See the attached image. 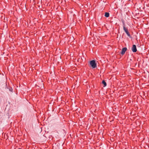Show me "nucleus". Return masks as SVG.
Returning <instances> with one entry per match:
<instances>
[{
	"mask_svg": "<svg viewBox=\"0 0 149 149\" xmlns=\"http://www.w3.org/2000/svg\"><path fill=\"white\" fill-rule=\"evenodd\" d=\"M132 50V52H136L137 51L136 46L135 45H133Z\"/></svg>",
	"mask_w": 149,
	"mask_h": 149,
	"instance_id": "2",
	"label": "nucleus"
},
{
	"mask_svg": "<svg viewBox=\"0 0 149 149\" xmlns=\"http://www.w3.org/2000/svg\"><path fill=\"white\" fill-rule=\"evenodd\" d=\"M123 29L125 31V32L126 33V32H127L128 31V29L126 28L125 27V26H124L123 27Z\"/></svg>",
	"mask_w": 149,
	"mask_h": 149,
	"instance_id": "6",
	"label": "nucleus"
},
{
	"mask_svg": "<svg viewBox=\"0 0 149 149\" xmlns=\"http://www.w3.org/2000/svg\"><path fill=\"white\" fill-rule=\"evenodd\" d=\"M90 64L92 67L93 68H95L97 67L96 63L95 62V60H92L90 61Z\"/></svg>",
	"mask_w": 149,
	"mask_h": 149,
	"instance_id": "1",
	"label": "nucleus"
},
{
	"mask_svg": "<svg viewBox=\"0 0 149 149\" xmlns=\"http://www.w3.org/2000/svg\"><path fill=\"white\" fill-rule=\"evenodd\" d=\"M102 84H103L104 85V87L106 86L107 85L105 81L104 80H103L102 81Z\"/></svg>",
	"mask_w": 149,
	"mask_h": 149,
	"instance_id": "5",
	"label": "nucleus"
},
{
	"mask_svg": "<svg viewBox=\"0 0 149 149\" xmlns=\"http://www.w3.org/2000/svg\"><path fill=\"white\" fill-rule=\"evenodd\" d=\"M127 50V48L126 47H124L123 48L121 54L122 55H123L125 53V52Z\"/></svg>",
	"mask_w": 149,
	"mask_h": 149,
	"instance_id": "3",
	"label": "nucleus"
},
{
	"mask_svg": "<svg viewBox=\"0 0 149 149\" xmlns=\"http://www.w3.org/2000/svg\"><path fill=\"white\" fill-rule=\"evenodd\" d=\"M126 33L128 36L130 37V33H129V32H128V31L127 32H126Z\"/></svg>",
	"mask_w": 149,
	"mask_h": 149,
	"instance_id": "7",
	"label": "nucleus"
},
{
	"mask_svg": "<svg viewBox=\"0 0 149 149\" xmlns=\"http://www.w3.org/2000/svg\"><path fill=\"white\" fill-rule=\"evenodd\" d=\"M109 13L106 12L105 14V16L106 17H109Z\"/></svg>",
	"mask_w": 149,
	"mask_h": 149,
	"instance_id": "4",
	"label": "nucleus"
}]
</instances>
